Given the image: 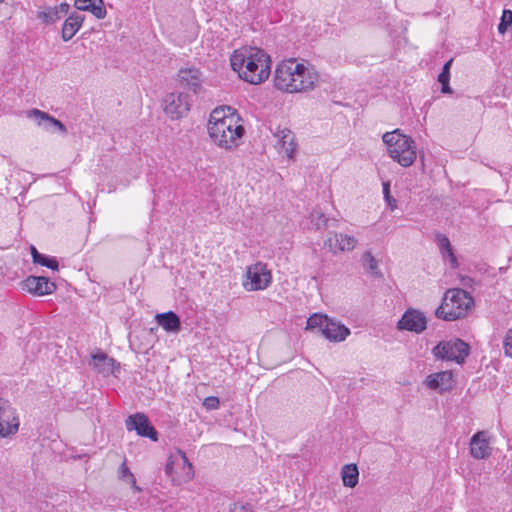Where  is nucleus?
<instances>
[{
    "label": "nucleus",
    "mask_w": 512,
    "mask_h": 512,
    "mask_svg": "<svg viewBox=\"0 0 512 512\" xmlns=\"http://www.w3.org/2000/svg\"><path fill=\"white\" fill-rule=\"evenodd\" d=\"M230 64L242 80L253 85L265 82L271 73V58L258 47L236 49L230 57Z\"/></svg>",
    "instance_id": "f257e3e1"
},
{
    "label": "nucleus",
    "mask_w": 512,
    "mask_h": 512,
    "mask_svg": "<svg viewBox=\"0 0 512 512\" xmlns=\"http://www.w3.org/2000/svg\"><path fill=\"white\" fill-rule=\"evenodd\" d=\"M239 115L230 106L216 108L208 122V133L212 141L220 148L237 147L243 136L244 127L239 124Z\"/></svg>",
    "instance_id": "f03ea898"
},
{
    "label": "nucleus",
    "mask_w": 512,
    "mask_h": 512,
    "mask_svg": "<svg viewBox=\"0 0 512 512\" xmlns=\"http://www.w3.org/2000/svg\"><path fill=\"white\" fill-rule=\"evenodd\" d=\"M473 304L472 296L464 289H448L441 305L436 309L435 315L445 321H455L463 318Z\"/></svg>",
    "instance_id": "7ed1b4c3"
},
{
    "label": "nucleus",
    "mask_w": 512,
    "mask_h": 512,
    "mask_svg": "<svg viewBox=\"0 0 512 512\" xmlns=\"http://www.w3.org/2000/svg\"><path fill=\"white\" fill-rule=\"evenodd\" d=\"M389 156L402 167L411 166L416 160V147L410 136L404 135L399 129L386 132L382 136Z\"/></svg>",
    "instance_id": "20e7f679"
},
{
    "label": "nucleus",
    "mask_w": 512,
    "mask_h": 512,
    "mask_svg": "<svg viewBox=\"0 0 512 512\" xmlns=\"http://www.w3.org/2000/svg\"><path fill=\"white\" fill-rule=\"evenodd\" d=\"M165 474L174 486L182 485L194 478L193 465L184 451L177 448L170 454L165 465Z\"/></svg>",
    "instance_id": "39448f33"
},
{
    "label": "nucleus",
    "mask_w": 512,
    "mask_h": 512,
    "mask_svg": "<svg viewBox=\"0 0 512 512\" xmlns=\"http://www.w3.org/2000/svg\"><path fill=\"white\" fill-rule=\"evenodd\" d=\"M433 354L436 358L455 361L457 364L461 365L470 354V346L459 338L440 341L433 348Z\"/></svg>",
    "instance_id": "423d86ee"
},
{
    "label": "nucleus",
    "mask_w": 512,
    "mask_h": 512,
    "mask_svg": "<svg viewBox=\"0 0 512 512\" xmlns=\"http://www.w3.org/2000/svg\"><path fill=\"white\" fill-rule=\"evenodd\" d=\"M271 282L272 274L267 265L263 262H257L248 267L243 287L246 291L264 290Z\"/></svg>",
    "instance_id": "0eeeda50"
},
{
    "label": "nucleus",
    "mask_w": 512,
    "mask_h": 512,
    "mask_svg": "<svg viewBox=\"0 0 512 512\" xmlns=\"http://www.w3.org/2000/svg\"><path fill=\"white\" fill-rule=\"evenodd\" d=\"M192 105L191 96L187 92H171L163 100L164 112L171 119L185 116Z\"/></svg>",
    "instance_id": "6e6552de"
},
{
    "label": "nucleus",
    "mask_w": 512,
    "mask_h": 512,
    "mask_svg": "<svg viewBox=\"0 0 512 512\" xmlns=\"http://www.w3.org/2000/svg\"><path fill=\"white\" fill-rule=\"evenodd\" d=\"M19 426L20 420L16 409L7 400L0 398V439L17 434Z\"/></svg>",
    "instance_id": "1a4fd4ad"
},
{
    "label": "nucleus",
    "mask_w": 512,
    "mask_h": 512,
    "mask_svg": "<svg viewBox=\"0 0 512 512\" xmlns=\"http://www.w3.org/2000/svg\"><path fill=\"white\" fill-rule=\"evenodd\" d=\"M295 67V76L293 78V87L290 88V93L304 92L315 88L319 76L318 73L313 69L306 67L302 63H298Z\"/></svg>",
    "instance_id": "9d476101"
},
{
    "label": "nucleus",
    "mask_w": 512,
    "mask_h": 512,
    "mask_svg": "<svg viewBox=\"0 0 512 512\" xmlns=\"http://www.w3.org/2000/svg\"><path fill=\"white\" fill-rule=\"evenodd\" d=\"M125 425L128 431H136L141 437H147L152 441L158 440L156 429L144 413L139 412L128 416Z\"/></svg>",
    "instance_id": "9b49d317"
},
{
    "label": "nucleus",
    "mask_w": 512,
    "mask_h": 512,
    "mask_svg": "<svg viewBox=\"0 0 512 512\" xmlns=\"http://www.w3.org/2000/svg\"><path fill=\"white\" fill-rule=\"evenodd\" d=\"M178 84L181 89L191 91L194 95L203 91V76L199 69L182 68L178 72Z\"/></svg>",
    "instance_id": "f8f14e48"
},
{
    "label": "nucleus",
    "mask_w": 512,
    "mask_h": 512,
    "mask_svg": "<svg viewBox=\"0 0 512 512\" xmlns=\"http://www.w3.org/2000/svg\"><path fill=\"white\" fill-rule=\"evenodd\" d=\"M26 116L34 120L39 127L47 132L54 133L58 131L63 135L67 134L66 126L47 112L34 108L27 111Z\"/></svg>",
    "instance_id": "ddd939ff"
},
{
    "label": "nucleus",
    "mask_w": 512,
    "mask_h": 512,
    "mask_svg": "<svg viewBox=\"0 0 512 512\" xmlns=\"http://www.w3.org/2000/svg\"><path fill=\"white\" fill-rule=\"evenodd\" d=\"M296 65L295 59L284 60L277 65L274 75V85L277 89L290 92V88L293 87L294 66Z\"/></svg>",
    "instance_id": "4468645a"
},
{
    "label": "nucleus",
    "mask_w": 512,
    "mask_h": 512,
    "mask_svg": "<svg viewBox=\"0 0 512 512\" xmlns=\"http://www.w3.org/2000/svg\"><path fill=\"white\" fill-rule=\"evenodd\" d=\"M273 136L277 139L276 147L279 153H282L287 158L292 159L297 151V143L295 134L288 128L278 126L273 131Z\"/></svg>",
    "instance_id": "2eb2a0df"
},
{
    "label": "nucleus",
    "mask_w": 512,
    "mask_h": 512,
    "mask_svg": "<svg viewBox=\"0 0 512 512\" xmlns=\"http://www.w3.org/2000/svg\"><path fill=\"white\" fill-rule=\"evenodd\" d=\"M427 320L424 314L415 309H408L397 323L399 330H407L417 334L426 329Z\"/></svg>",
    "instance_id": "dca6fc26"
},
{
    "label": "nucleus",
    "mask_w": 512,
    "mask_h": 512,
    "mask_svg": "<svg viewBox=\"0 0 512 512\" xmlns=\"http://www.w3.org/2000/svg\"><path fill=\"white\" fill-rule=\"evenodd\" d=\"M22 288L36 296L52 294L56 290V284L44 276H28L22 282Z\"/></svg>",
    "instance_id": "f3484780"
},
{
    "label": "nucleus",
    "mask_w": 512,
    "mask_h": 512,
    "mask_svg": "<svg viewBox=\"0 0 512 512\" xmlns=\"http://www.w3.org/2000/svg\"><path fill=\"white\" fill-rule=\"evenodd\" d=\"M357 239L354 236H349L343 233L333 232L325 241V246L329 251L336 254L337 252L352 251L357 245Z\"/></svg>",
    "instance_id": "a211bd4d"
},
{
    "label": "nucleus",
    "mask_w": 512,
    "mask_h": 512,
    "mask_svg": "<svg viewBox=\"0 0 512 512\" xmlns=\"http://www.w3.org/2000/svg\"><path fill=\"white\" fill-rule=\"evenodd\" d=\"M470 454L475 459H484L491 454L485 431H478L470 439Z\"/></svg>",
    "instance_id": "6ab92c4d"
},
{
    "label": "nucleus",
    "mask_w": 512,
    "mask_h": 512,
    "mask_svg": "<svg viewBox=\"0 0 512 512\" xmlns=\"http://www.w3.org/2000/svg\"><path fill=\"white\" fill-rule=\"evenodd\" d=\"M425 382L432 390H438L440 393L446 392L453 387V374L451 371H441L430 374Z\"/></svg>",
    "instance_id": "aec40b11"
},
{
    "label": "nucleus",
    "mask_w": 512,
    "mask_h": 512,
    "mask_svg": "<svg viewBox=\"0 0 512 512\" xmlns=\"http://www.w3.org/2000/svg\"><path fill=\"white\" fill-rule=\"evenodd\" d=\"M84 19L85 17L78 13H72L68 16V18L64 21L61 30V38L63 41L67 42L75 36V34L81 28Z\"/></svg>",
    "instance_id": "412c9836"
},
{
    "label": "nucleus",
    "mask_w": 512,
    "mask_h": 512,
    "mask_svg": "<svg viewBox=\"0 0 512 512\" xmlns=\"http://www.w3.org/2000/svg\"><path fill=\"white\" fill-rule=\"evenodd\" d=\"M91 364L98 373L104 376L115 372L116 361L104 352H98L92 355Z\"/></svg>",
    "instance_id": "4be33fe9"
},
{
    "label": "nucleus",
    "mask_w": 512,
    "mask_h": 512,
    "mask_svg": "<svg viewBox=\"0 0 512 512\" xmlns=\"http://www.w3.org/2000/svg\"><path fill=\"white\" fill-rule=\"evenodd\" d=\"M350 334L349 328L329 319L325 328H322V335L330 341L340 342Z\"/></svg>",
    "instance_id": "5701e85b"
},
{
    "label": "nucleus",
    "mask_w": 512,
    "mask_h": 512,
    "mask_svg": "<svg viewBox=\"0 0 512 512\" xmlns=\"http://www.w3.org/2000/svg\"><path fill=\"white\" fill-rule=\"evenodd\" d=\"M74 6L78 10L91 12L97 19H104L107 14L103 0H75Z\"/></svg>",
    "instance_id": "b1692460"
},
{
    "label": "nucleus",
    "mask_w": 512,
    "mask_h": 512,
    "mask_svg": "<svg viewBox=\"0 0 512 512\" xmlns=\"http://www.w3.org/2000/svg\"><path fill=\"white\" fill-rule=\"evenodd\" d=\"M156 320L158 324L167 332H179L181 329L180 318L173 311L157 314Z\"/></svg>",
    "instance_id": "393cba45"
},
{
    "label": "nucleus",
    "mask_w": 512,
    "mask_h": 512,
    "mask_svg": "<svg viewBox=\"0 0 512 512\" xmlns=\"http://www.w3.org/2000/svg\"><path fill=\"white\" fill-rule=\"evenodd\" d=\"M436 240L443 258L448 257L451 267L454 269L458 268L459 263L454 254L449 238L444 234H437Z\"/></svg>",
    "instance_id": "a878e982"
},
{
    "label": "nucleus",
    "mask_w": 512,
    "mask_h": 512,
    "mask_svg": "<svg viewBox=\"0 0 512 512\" xmlns=\"http://www.w3.org/2000/svg\"><path fill=\"white\" fill-rule=\"evenodd\" d=\"M341 475L344 486L354 488L358 484L359 471L356 464L344 465Z\"/></svg>",
    "instance_id": "bb28decb"
},
{
    "label": "nucleus",
    "mask_w": 512,
    "mask_h": 512,
    "mask_svg": "<svg viewBox=\"0 0 512 512\" xmlns=\"http://www.w3.org/2000/svg\"><path fill=\"white\" fill-rule=\"evenodd\" d=\"M36 18L45 25H52L59 20L57 10L53 6H45L36 12Z\"/></svg>",
    "instance_id": "cd10ccee"
},
{
    "label": "nucleus",
    "mask_w": 512,
    "mask_h": 512,
    "mask_svg": "<svg viewBox=\"0 0 512 512\" xmlns=\"http://www.w3.org/2000/svg\"><path fill=\"white\" fill-rule=\"evenodd\" d=\"M453 63V58L449 59L442 68L441 73L438 75V81L441 84V92L444 94H451L452 89L450 87V69Z\"/></svg>",
    "instance_id": "c85d7f7f"
},
{
    "label": "nucleus",
    "mask_w": 512,
    "mask_h": 512,
    "mask_svg": "<svg viewBox=\"0 0 512 512\" xmlns=\"http://www.w3.org/2000/svg\"><path fill=\"white\" fill-rule=\"evenodd\" d=\"M118 478L130 484L135 491L141 492V488L136 485L134 474L130 471L125 461L120 465L118 469Z\"/></svg>",
    "instance_id": "c756f323"
},
{
    "label": "nucleus",
    "mask_w": 512,
    "mask_h": 512,
    "mask_svg": "<svg viewBox=\"0 0 512 512\" xmlns=\"http://www.w3.org/2000/svg\"><path fill=\"white\" fill-rule=\"evenodd\" d=\"M328 321L329 318L327 316L315 313L307 319L306 329H319L322 332V328H325Z\"/></svg>",
    "instance_id": "7c9ffc66"
},
{
    "label": "nucleus",
    "mask_w": 512,
    "mask_h": 512,
    "mask_svg": "<svg viewBox=\"0 0 512 512\" xmlns=\"http://www.w3.org/2000/svg\"><path fill=\"white\" fill-rule=\"evenodd\" d=\"M310 223L313 227H315L317 230L324 229L328 227V223L330 221L329 218H327L323 212H321L318 209H314L309 216Z\"/></svg>",
    "instance_id": "2f4dec72"
},
{
    "label": "nucleus",
    "mask_w": 512,
    "mask_h": 512,
    "mask_svg": "<svg viewBox=\"0 0 512 512\" xmlns=\"http://www.w3.org/2000/svg\"><path fill=\"white\" fill-rule=\"evenodd\" d=\"M363 265L373 275H380L378 271V262L371 252L367 251L362 256Z\"/></svg>",
    "instance_id": "473e14b6"
},
{
    "label": "nucleus",
    "mask_w": 512,
    "mask_h": 512,
    "mask_svg": "<svg viewBox=\"0 0 512 512\" xmlns=\"http://www.w3.org/2000/svg\"><path fill=\"white\" fill-rule=\"evenodd\" d=\"M34 263L40 264L52 270H58L59 267L58 261L55 257H49L44 254L36 255Z\"/></svg>",
    "instance_id": "72a5a7b5"
},
{
    "label": "nucleus",
    "mask_w": 512,
    "mask_h": 512,
    "mask_svg": "<svg viewBox=\"0 0 512 512\" xmlns=\"http://www.w3.org/2000/svg\"><path fill=\"white\" fill-rule=\"evenodd\" d=\"M512 26V11L504 9L498 24V32L504 34Z\"/></svg>",
    "instance_id": "f704fd0d"
},
{
    "label": "nucleus",
    "mask_w": 512,
    "mask_h": 512,
    "mask_svg": "<svg viewBox=\"0 0 512 512\" xmlns=\"http://www.w3.org/2000/svg\"><path fill=\"white\" fill-rule=\"evenodd\" d=\"M382 186L384 199L393 210L396 207V199L390 194V181L383 182Z\"/></svg>",
    "instance_id": "c9c22d12"
},
{
    "label": "nucleus",
    "mask_w": 512,
    "mask_h": 512,
    "mask_svg": "<svg viewBox=\"0 0 512 512\" xmlns=\"http://www.w3.org/2000/svg\"><path fill=\"white\" fill-rule=\"evenodd\" d=\"M230 512H254L249 503L235 502L230 506Z\"/></svg>",
    "instance_id": "e433bc0d"
},
{
    "label": "nucleus",
    "mask_w": 512,
    "mask_h": 512,
    "mask_svg": "<svg viewBox=\"0 0 512 512\" xmlns=\"http://www.w3.org/2000/svg\"><path fill=\"white\" fill-rule=\"evenodd\" d=\"M220 405L219 398L216 396H208L203 401V406L208 410L218 409Z\"/></svg>",
    "instance_id": "4c0bfd02"
},
{
    "label": "nucleus",
    "mask_w": 512,
    "mask_h": 512,
    "mask_svg": "<svg viewBox=\"0 0 512 512\" xmlns=\"http://www.w3.org/2000/svg\"><path fill=\"white\" fill-rule=\"evenodd\" d=\"M503 345L505 355L512 358V329L507 331Z\"/></svg>",
    "instance_id": "58836bf2"
},
{
    "label": "nucleus",
    "mask_w": 512,
    "mask_h": 512,
    "mask_svg": "<svg viewBox=\"0 0 512 512\" xmlns=\"http://www.w3.org/2000/svg\"><path fill=\"white\" fill-rule=\"evenodd\" d=\"M53 7H54V9L57 10V15L59 16V19L61 18L62 14H67L68 10H69V4L66 2L61 3L60 5H57V6H53Z\"/></svg>",
    "instance_id": "ea45409f"
},
{
    "label": "nucleus",
    "mask_w": 512,
    "mask_h": 512,
    "mask_svg": "<svg viewBox=\"0 0 512 512\" xmlns=\"http://www.w3.org/2000/svg\"><path fill=\"white\" fill-rule=\"evenodd\" d=\"M42 253L38 252V250L34 247V246H31V255H32V258H33V262L35 261V256L36 255H41Z\"/></svg>",
    "instance_id": "a19ab883"
},
{
    "label": "nucleus",
    "mask_w": 512,
    "mask_h": 512,
    "mask_svg": "<svg viewBox=\"0 0 512 512\" xmlns=\"http://www.w3.org/2000/svg\"><path fill=\"white\" fill-rule=\"evenodd\" d=\"M5 0H0V3L4 2Z\"/></svg>",
    "instance_id": "79ce46f5"
}]
</instances>
